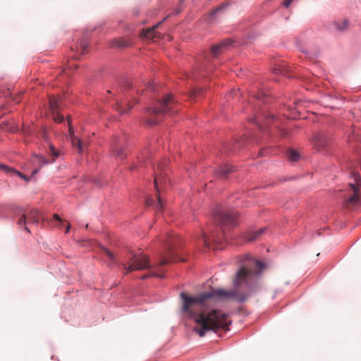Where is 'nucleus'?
<instances>
[{"label":"nucleus","mask_w":361,"mask_h":361,"mask_svg":"<svg viewBox=\"0 0 361 361\" xmlns=\"http://www.w3.org/2000/svg\"><path fill=\"white\" fill-rule=\"evenodd\" d=\"M161 23H157L156 25L153 26L151 28L143 30L142 35L148 39H154L156 38H159L161 36V33L156 31V28Z\"/></svg>","instance_id":"nucleus-14"},{"label":"nucleus","mask_w":361,"mask_h":361,"mask_svg":"<svg viewBox=\"0 0 361 361\" xmlns=\"http://www.w3.org/2000/svg\"><path fill=\"white\" fill-rule=\"evenodd\" d=\"M173 241V236L172 234H169L168 238L164 242L165 251L161 253V258L157 264L154 266L156 269H159V267L165 264H168L173 262H176L178 259L174 249L172 246V242Z\"/></svg>","instance_id":"nucleus-4"},{"label":"nucleus","mask_w":361,"mask_h":361,"mask_svg":"<svg viewBox=\"0 0 361 361\" xmlns=\"http://www.w3.org/2000/svg\"><path fill=\"white\" fill-rule=\"evenodd\" d=\"M293 1V0H286L283 3V4L285 7H288Z\"/></svg>","instance_id":"nucleus-33"},{"label":"nucleus","mask_w":361,"mask_h":361,"mask_svg":"<svg viewBox=\"0 0 361 361\" xmlns=\"http://www.w3.org/2000/svg\"><path fill=\"white\" fill-rule=\"evenodd\" d=\"M68 126H69V140L73 145V147L77 150V152L79 154L83 153L87 146V144L78 137L74 135L73 127L71 125V118L70 117L67 118Z\"/></svg>","instance_id":"nucleus-7"},{"label":"nucleus","mask_w":361,"mask_h":361,"mask_svg":"<svg viewBox=\"0 0 361 361\" xmlns=\"http://www.w3.org/2000/svg\"><path fill=\"white\" fill-rule=\"evenodd\" d=\"M126 259L128 262L122 264L126 274L151 267L148 256L142 252L133 253L130 252L126 256Z\"/></svg>","instance_id":"nucleus-3"},{"label":"nucleus","mask_w":361,"mask_h":361,"mask_svg":"<svg viewBox=\"0 0 361 361\" xmlns=\"http://www.w3.org/2000/svg\"><path fill=\"white\" fill-rule=\"evenodd\" d=\"M0 169L3 170L4 171H5L7 173H14V174H16L18 176H20L22 178H23L24 180H25L26 181H28L30 180L29 178H27L26 176L22 174L20 172L15 170L13 168H10V167L4 165V164H0Z\"/></svg>","instance_id":"nucleus-17"},{"label":"nucleus","mask_w":361,"mask_h":361,"mask_svg":"<svg viewBox=\"0 0 361 361\" xmlns=\"http://www.w3.org/2000/svg\"><path fill=\"white\" fill-rule=\"evenodd\" d=\"M125 105L126 106H124V105L122 103H118L116 104V109L118 112L121 114L127 113L130 109V105H129L128 104H126Z\"/></svg>","instance_id":"nucleus-20"},{"label":"nucleus","mask_w":361,"mask_h":361,"mask_svg":"<svg viewBox=\"0 0 361 361\" xmlns=\"http://www.w3.org/2000/svg\"><path fill=\"white\" fill-rule=\"evenodd\" d=\"M224 8V6H219V7H217L216 8H214L211 11V15L212 16H215L216 13H217L220 10L223 9Z\"/></svg>","instance_id":"nucleus-29"},{"label":"nucleus","mask_w":361,"mask_h":361,"mask_svg":"<svg viewBox=\"0 0 361 361\" xmlns=\"http://www.w3.org/2000/svg\"><path fill=\"white\" fill-rule=\"evenodd\" d=\"M48 153L53 157L52 162L59 157V152L55 149L53 145H49Z\"/></svg>","instance_id":"nucleus-25"},{"label":"nucleus","mask_w":361,"mask_h":361,"mask_svg":"<svg viewBox=\"0 0 361 361\" xmlns=\"http://www.w3.org/2000/svg\"><path fill=\"white\" fill-rule=\"evenodd\" d=\"M30 162L35 167L32 172V176H35L42 166L49 164V161L45 157L36 154L32 155Z\"/></svg>","instance_id":"nucleus-12"},{"label":"nucleus","mask_w":361,"mask_h":361,"mask_svg":"<svg viewBox=\"0 0 361 361\" xmlns=\"http://www.w3.org/2000/svg\"><path fill=\"white\" fill-rule=\"evenodd\" d=\"M231 41L229 39L225 40L219 44H215L212 47L211 51L214 56H217L219 53H221V50L231 44Z\"/></svg>","instance_id":"nucleus-16"},{"label":"nucleus","mask_w":361,"mask_h":361,"mask_svg":"<svg viewBox=\"0 0 361 361\" xmlns=\"http://www.w3.org/2000/svg\"><path fill=\"white\" fill-rule=\"evenodd\" d=\"M352 176L355 181V183H350L349 185L353 190L354 195L345 201V205L346 207H348L350 204L354 205L359 201V185L357 183L360 182L361 178L360 175L355 172L352 173Z\"/></svg>","instance_id":"nucleus-8"},{"label":"nucleus","mask_w":361,"mask_h":361,"mask_svg":"<svg viewBox=\"0 0 361 361\" xmlns=\"http://www.w3.org/2000/svg\"><path fill=\"white\" fill-rule=\"evenodd\" d=\"M199 243L204 245L206 247H208L209 245V238L207 236V234L204 233L202 234V235L199 238Z\"/></svg>","instance_id":"nucleus-23"},{"label":"nucleus","mask_w":361,"mask_h":361,"mask_svg":"<svg viewBox=\"0 0 361 361\" xmlns=\"http://www.w3.org/2000/svg\"><path fill=\"white\" fill-rule=\"evenodd\" d=\"M44 138L46 139V135L44 133Z\"/></svg>","instance_id":"nucleus-38"},{"label":"nucleus","mask_w":361,"mask_h":361,"mask_svg":"<svg viewBox=\"0 0 361 361\" xmlns=\"http://www.w3.org/2000/svg\"><path fill=\"white\" fill-rule=\"evenodd\" d=\"M267 96L266 93L260 92L257 95H254L257 99H264V98Z\"/></svg>","instance_id":"nucleus-30"},{"label":"nucleus","mask_w":361,"mask_h":361,"mask_svg":"<svg viewBox=\"0 0 361 361\" xmlns=\"http://www.w3.org/2000/svg\"><path fill=\"white\" fill-rule=\"evenodd\" d=\"M87 47V43L85 41H81L80 45L76 47L77 51H80L81 54H84L86 52Z\"/></svg>","instance_id":"nucleus-24"},{"label":"nucleus","mask_w":361,"mask_h":361,"mask_svg":"<svg viewBox=\"0 0 361 361\" xmlns=\"http://www.w3.org/2000/svg\"><path fill=\"white\" fill-rule=\"evenodd\" d=\"M214 215L222 226H235L237 224V214L234 211H224L218 207Z\"/></svg>","instance_id":"nucleus-5"},{"label":"nucleus","mask_w":361,"mask_h":361,"mask_svg":"<svg viewBox=\"0 0 361 361\" xmlns=\"http://www.w3.org/2000/svg\"><path fill=\"white\" fill-rule=\"evenodd\" d=\"M311 142L313 149L321 152L327 147L329 139L324 133H317L314 135Z\"/></svg>","instance_id":"nucleus-9"},{"label":"nucleus","mask_w":361,"mask_h":361,"mask_svg":"<svg viewBox=\"0 0 361 361\" xmlns=\"http://www.w3.org/2000/svg\"><path fill=\"white\" fill-rule=\"evenodd\" d=\"M265 228H262L255 231L248 232L245 235V238L247 241H254L258 239L265 232Z\"/></svg>","instance_id":"nucleus-15"},{"label":"nucleus","mask_w":361,"mask_h":361,"mask_svg":"<svg viewBox=\"0 0 361 361\" xmlns=\"http://www.w3.org/2000/svg\"><path fill=\"white\" fill-rule=\"evenodd\" d=\"M265 269L264 263L250 259L236 273L233 279L235 286L234 289H212L209 292L193 296L181 293V310L184 314L194 319L197 324L194 331L200 337H203L207 331L216 332L219 329L228 330L231 323L228 314L209 307L210 300L217 298L221 300H235L239 302L246 301L252 294L257 279Z\"/></svg>","instance_id":"nucleus-1"},{"label":"nucleus","mask_w":361,"mask_h":361,"mask_svg":"<svg viewBox=\"0 0 361 361\" xmlns=\"http://www.w3.org/2000/svg\"><path fill=\"white\" fill-rule=\"evenodd\" d=\"M174 104L175 100L172 94L166 95L161 100L157 102V105L155 107L147 109V114L150 116L147 119V123L149 125L157 123L159 115L173 111Z\"/></svg>","instance_id":"nucleus-2"},{"label":"nucleus","mask_w":361,"mask_h":361,"mask_svg":"<svg viewBox=\"0 0 361 361\" xmlns=\"http://www.w3.org/2000/svg\"><path fill=\"white\" fill-rule=\"evenodd\" d=\"M53 218L55 219V220H57L59 221V222L61 223V225L63 224V221L60 218V216L57 214H54L53 215Z\"/></svg>","instance_id":"nucleus-31"},{"label":"nucleus","mask_w":361,"mask_h":361,"mask_svg":"<svg viewBox=\"0 0 361 361\" xmlns=\"http://www.w3.org/2000/svg\"><path fill=\"white\" fill-rule=\"evenodd\" d=\"M212 238H213V240H214V241H216V240L215 239V235H214V233H212Z\"/></svg>","instance_id":"nucleus-36"},{"label":"nucleus","mask_w":361,"mask_h":361,"mask_svg":"<svg viewBox=\"0 0 361 361\" xmlns=\"http://www.w3.org/2000/svg\"><path fill=\"white\" fill-rule=\"evenodd\" d=\"M95 181L97 182V183L98 185H99V186H103V183H102V180H95Z\"/></svg>","instance_id":"nucleus-35"},{"label":"nucleus","mask_w":361,"mask_h":361,"mask_svg":"<svg viewBox=\"0 0 361 361\" xmlns=\"http://www.w3.org/2000/svg\"><path fill=\"white\" fill-rule=\"evenodd\" d=\"M70 228H71V224L68 223V224H67L66 228V231H65V233H68V231H69Z\"/></svg>","instance_id":"nucleus-34"},{"label":"nucleus","mask_w":361,"mask_h":361,"mask_svg":"<svg viewBox=\"0 0 361 361\" xmlns=\"http://www.w3.org/2000/svg\"><path fill=\"white\" fill-rule=\"evenodd\" d=\"M251 121L256 123L259 126V128L262 130L264 128V126L266 125L262 122V118L259 116L252 118L251 119Z\"/></svg>","instance_id":"nucleus-26"},{"label":"nucleus","mask_w":361,"mask_h":361,"mask_svg":"<svg viewBox=\"0 0 361 361\" xmlns=\"http://www.w3.org/2000/svg\"><path fill=\"white\" fill-rule=\"evenodd\" d=\"M124 139L115 137L113 142V154L114 157L119 159L123 160L126 157V153L124 150Z\"/></svg>","instance_id":"nucleus-11"},{"label":"nucleus","mask_w":361,"mask_h":361,"mask_svg":"<svg viewBox=\"0 0 361 361\" xmlns=\"http://www.w3.org/2000/svg\"><path fill=\"white\" fill-rule=\"evenodd\" d=\"M150 276H157V277H160V278H162L164 277V275L163 274H157L155 272H153L152 274V275H148V274H145V275H143L141 279H147L148 277H149Z\"/></svg>","instance_id":"nucleus-28"},{"label":"nucleus","mask_w":361,"mask_h":361,"mask_svg":"<svg viewBox=\"0 0 361 361\" xmlns=\"http://www.w3.org/2000/svg\"><path fill=\"white\" fill-rule=\"evenodd\" d=\"M39 220L38 212L35 209L30 210L27 214H23L18 220L17 224L19 226H24L25 230L30 233L27 224H37Z\"/></svg>","instance_id":"nucleus-6"},{"label":"nucleus","mask_w":361,"mask_h":361,"mask_svg":"<svg viewBox=\"0 0 361 361\" xmlns=\"http://www.w3.org/2000/svg\"><path fill=\"white\" fill-rule=\"evenodd\" d=\"M152 202H153V199L152 197H149L147 200H146V204L147 206H150L152 205Z\"/></svg>","instance_id":"nucleus-32"},{"label":"nucleus","mask_w":361,"mask_h":361,"mask_svg":"<svg viewBox=\"0 0 361 361\" xmlns=\"http://www.w3.org/2000/svg\"><path fill=\"white\" fill-rule=\"evenodd\" d=\"M73 58L76 59L78 56H72Z\"/></svg>","instance_id":"nucleus-37"},{"label":"nucleus","mask_w":361,"mask_h":361,"mask_svg":"<svg viewBox=\"0 0 361 361\" xmlns=\"http://www.w3.org/2000/svg\"><path fill=\"white\" fill-rule=\"evenodd\" d=\"M102 250L103 252L108 257L109 259L113 263H117L116 259V256L113 252H111L106 247H102Z\"/></svg>","instance_id":"nucleus-22"},{"label":"nucleus","mask_w":361,"mask_h":361,"mask_svg":"<svg viewBox=\"0 0 361 361\" xmlns=\"http://www.w3.org/2000/svg\"><path fill=\"white\" fill-rule=\"evenodd\" d=\"M287 156L290 161L294 162L299 160L300 155V154L292 149H290L287 151Z\"/></svg>","instance_id":"nucleus-19"},{"label":"nucleus","mask_w":361,"mask_h":361,"mask_svg":"<svg viewBox=\"0 0 361 361\" xmlns=\"http://www.w3.org/2000/svg\"><path fill=\"white\" fill-rule=\"evenodd\" d=\"M348 26V23L345 20L341 23V25L337 24V28L338 30L343 31Z\"/></svg>","instance_id":"nucleus-27"},{"label":"nucleus","mask_w":361,"mask_h":361,"mask_svg":"<svg viewBox=\"0 0 361 361\" xmlns=\"http://www.w3.org/2000/svg\"><path fill=\"white\" fill-rule=\"evenodd\" d=\"M49 102L53 119L56 123H61L63 121V116L59 114L60 99L55 96H51L49 97Z\"/></svg>","instance_id":"nucleus-10"},{"label":"nucleus","mask_w":361,"mask_h":361,"mask_svg":"<svg viewBox=\"0 0 361 361\" xmlns=\"http://www.w3.org/2000/svg\"><path fill=\"white\" fill-rule=\"evenodd\" d=\"M162 183H166V180L162 176V174L160 173L159 175L156 174L154 179V186L157 190L158 192V202L156 204V209L159 212H162V208H163V203L161 197L159 196V184H162Z\"/></svg>","instance_id":"nucleus-13"},{"label":"nucleus","mask_w":361,"mask_h":361,"mask_svg":"<svg viewBox=\"0 0 361 361\" xmlns=\"http://www.w3.org/2000/svg\"><path fill=\"white\" fill-rule=\"evenodd\" d=\"M113 45L115 47H126L130 45V43L128 41H127L126 39H115L114 41Z\"/></svg>","instance_id":"nucleus-21"},{"label":"nucleus","mask_w":361,"mask_h":361,"mask_svg":"<svg viewBox=\"0 0 361 361\" xmlns=\"http://www.w3.org/2000/svg\"><path fill=\"white\" fill-rule=\"evenodd\" d=\"M233 171L232 166L229 165H223L221 166L219 169L216 171L217 174L222 177V178H226L227 175L230 173H231Z\"/></svg>","instance_id":"nucleus-18"}]
</instances>
